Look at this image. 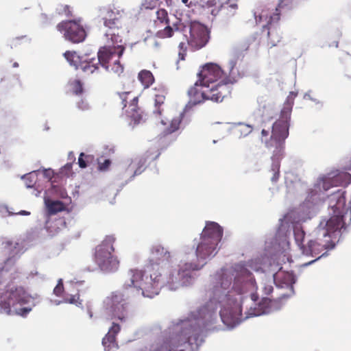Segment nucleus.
Instances as JSON below:
<instances>
[{"mask_svg": "<svg viewBox=\"0 0 351 351\" xmlns=\"http://www.w3.org/2000/svg\"><path fill=\"white\" fill-rule=\"evenodd\" d=\"M146 164V158H141L137 162L132 161L128 166L127 169V171H133L134 173L131 174V177H134L136 175L141 174L142 171L144 170V166Z\"/></svg>", "mask_w": 351, "mask_h": 351, "instance_id": "26", "label": "nucleus"}, {"mask_svg": "<svg viewBox=\"0 0 351 351\" xmlns=\"http://www.w3.org/2000/svg\"><path fill=\"white\" fill-rule=\"evenodd\" d=\"M54 192L62 199H65L68 197L67 192L65 189L61 186H53Z\"/></svg>", "mask_w": 351, "mask_h": 351, "instance_id": "41", "label": "nucleus"}, {"mask_svg": "<svg viewBox=\"0 0 351 351\" xmlns=\"http://www.w3.org/2000/svg\"><path fill=\"white\" fill-rule=\"evenodd\" d=\"M115 64L117 65V68L115 69L116 72H121L123 69V66L120 64L119 60H117L115 61Z\"/></svg>", "mask_w": 351, "mask_h": 351, "instance_id": "46", "label": "nucleus"}, {"mask_svg": "<svg viewBox=\"0 0 351 351\" xmlns=\"http://www.w3.org/2000/svg\"><path fill=\"white\" fill-rule=\"evenodd\" d=\"M274 290V288L271 285H266L264 287V292L265 294L269 295Z\"/></svg>", "mask_w": 351, "mask_h": 351, "instance_id": "45", "label": "nucleus"}, {"mask_svg": "<svg viewBox=\"0 0 351 351\" xmlns=\"http://www.w3.org/2000/svg\"><path fill=\"white\" fill-rule=\"evenodd\" d=\"M70 91L75 95H80L83 92L82 84L79 80H74L69 82Z\"/></svg>", "mask_w": 351, "mask_h": 351, "instance_id": "33", "label": "nucleus"}, {"mask_svg": "<svg viewBox=\"0 0 351 351\" xmlns=\"http://www.w3.org/2000/svg\"><path fill=\"white\" fill-rule=\"evenodd\" d=\"M261 313H250V315H254V316H257L258 315H260Z\"/></svg>", "mask_w": 351, "mask_h": 351, "instance_id": "55", "label": "nucleus"}, {"mask_svg": "<svg viewBox=\"0 0 351 351\" xmlns=\"http://www.w3.org/2000/svg\"><path fill=\"white\" fill-rule=\"evenodd\" d=\"M47 207L48 213L50 215H55L59 212L64 210L66 208L65 205L61 201L58 200L48 201L47 202Z\"/></svg>", "mask_w": 351, "mask_h": 351, "instance_id": "29", "label": "nucleus"}, {"mask_svg": "<svg viewBox=\"0 0 351 351\" xmlns=\"http://www.w3.org/2000/svg\"><path fill=\"white\" fill-rule=\"evenodd\" d=\"M160 155V153H158L154 157L152 158V159H156Z\"/></svg>", "mask_w": 351, "mask_h": 351, "instance_id": "56", "label": "nucleus"}, {"mask_svg": "<svg viewBox=\"0 0 351 351\" xmlns=\"http://www.w3.org/2000/svg\"><path fill=\"white\" fill-rule=\"evenodd\" d=\"M64 57L70 63L71 65L75 66L77 69L78 68V62L80 57L77 55V53L74 51H66L64 53Z\"/></svg>", "mask_w": 351, "mask_h": 351, "instance_id": "31", "label": "nucleus"}, {"mask_svg": "<svg viewBox=\"0 0 351 351\" xmlns=\"http://www.w3.org/2000/svg\"><path fill=\"white\" fill-rule=\"evenodd\" d=\"M351 182V175L347 172L329 173L322 179V186L324 191H328L332 186H346Z\"/></svg>", "mask_w": 351, "mask_h": 351, "instance_id": "17", "label": "nucleus"}, {"mask_svg": "<svg viewBox=\"0 0 351 351\" xmlns=\"http://www.w3.org/2000/svg\"><path fill=\"white\" fill-rule=\"evenodd\" d=\"M252 300H256V299L254 298V295H252Z\"/></svg>", "mask_w": 351, "mask_h": 351, "instance_id": "60", "label": "nucleus"}, {"mask_svg": "<svg viewBox=\"0 0 351 351\" xmlns=\"http://www.w3.org/2000/svg\"><path fill=\"white\" fill-rule=\"evenodd\" d=\"M222 236L223 229L217 223L207 222L196 247L197 262L186 263V269L199 270L205 265L206 258L215 256L217 254V247Z\"/></svg>", "mask_w": 351, "mask_h": 351, "instance_id": "3", "label": "nucleus"}, {"mask_svg": "<svg viewBox=\"0 0 351 351\" xmlns=\"http://www.w3.org/2000/svg\"><path fill=\"white\" fill-rule=\"evenodd\" d=\"M98 170L100 171H106L109 169L111 165V160L110 159H105L104 162L98 160Z\"/></svg>", "mask_w": 351, "mask_h": 351, "instance_id": "38", "label": "nucleus"}, {"mask_svg": "<svg viewBox=\"0 0 351 351\" xmlns=\"http://www.w3.org/2000/svg\"><path fill=\"white\" fill-rule=\"evenodd\" d=\"M13 66H14V67H17V66H19V64H18V63L15 62V63L13 64Z\"/></svg>", "mask_w": 351, "mask_h": 351, "instance_id": "58", "label": "nucleus"}, {"mask_svg": "<svg viewBox=\"0 0 351 351\" xmlns=\"http://www.w3.org/2000/svg\"><path fill=\"white\" fill-rule=\"evenodd\" d=\"M182 2L184 4H187V3L189 2V0H182Z\"/></svg>", "mask_w": 351, "mask_h": 351, "instance_id": "57", "label": "nucleus"}, {"mask_svg": "<svg viewBox=\"0 0 351 351\" xmlns=\"http://www.w3.org/2000/svg\"><path fill=\"white\" fill-rule=\"evenodd\" d=\"M171 254L163 246L154 245L151 250L149 264L146 266L147 272L160 273V270L169 262Z\"/></svg>", "mask_w": 351, "mask_h": 351, "instance_id": "12", "label": "nucleus"}, {"mask_svg": "<svg viewBox=\"0 0 351 351\" xmlns=\"http://www.w3.org/2000/svg\"><path fill=\"white\" fill-rule=\"evenodd\" d=\"M56 12L59 15H64L66 17H72L73 12L71 8L68 5H60Z\"/></svg>", "mask_w": 351, "mask_h": 351, "instance_id": "34", "label": "nucleus"}, {"mask_svg": "<svg viewBox=\"0 0 351 351\" xmlns=\"http://www.w3.org/2000/svg\"><path fill=\"white\" fill-rule=\"evenodd\" d=\"M31 308H21L17 311L16 313L22 316H25L28 313L31 311Z\"/></svg>", "mask_w": 351, "mask_h": 351, "instance_id": "44", "label": "nucleus"}, {"mask_svg": "<svg viewBox=\"0 0 351 351\" xmlns=\"http://www.w3.org/2000/svg\"><path fill=\"white\" fill-rule=\"evenodd\" d=\"M293 234L295 242L302 250V246L304 245L303 244V241L305 237V232L301 228L295 227L293 229Z\"/></svg>", "mask_w": 351, "mask_h": 351, "instance_id": "32", "label": "nucleus"}, {"mask_svg": "<svg viewBox=\"0 0 351 351\" xmlns=\"http://www.w3.org/2000/svg\"><path fill=\"white\" fill-rule=\"evenodd\" d=\"M173 34V29L171 26L167 25L162 30H160L157 33V36L160 38H166L171 37Z\"/></svg>", "mask_w": 351, "mask_h": 351, "instance_id": "35", "label": "nucleus"}, {"mask_svg": "<svg viewBox=\"0 0 351 351\" xmlns=\"http://www.w3.org/2000/svg\"><path fill=\"white\" fill-rule=\"evenodd\" d=\"M138 78L144 88H149L154 82L152 73L148 70H142L140 71L138 75Z\"/></svg>", "mask_w": 351, "mask_h": 351, "instance_id": "27", "label": "nucleus"}, {"mask_svg": "<svg viewBox=\"0 0 351 351\" xmlns=\"http://www.w3.org/2000/svg\"><path fill=\"white\" fill-rule=\"evenodd\" d=\"M156 93L154 99L155 110L154 113L156 115L161 116L164 110L162 106L165 104L167 90L163 88H158V90L156 89Z\"/></svg>", "mask_w": 351, "mask_h": 351, "instance_id": "22", "label": "nucleus"}, {"mask_svg": "<svg viewBox=\"0 0 351 351\" xmlns=\"http://www.w3.org/2000/svg\"><path fill=\"white\" fill-rule=\"evenodd\" d=\"M208 85L206 86L200 83V85L198 86L197 83H195V86L191 87L188 91L190 97L189 103L196 105L208 100Z\"/></svg>", "mask_w": 351, "mask_h": 351, "instance_id": "20", "label": "nucleus"}, {"mask_svg": "<svg viewBox=\"0 0 351 351\" xmlns=\"http://www.w3.org/2000/svg\"><path fill=\"white\" fill-rule=\"evenodd\" d=\"M93 160L94 156L93 155L81 153L78 158V165L80 168L84 169L87 167L90 163H92Z\"/></svg>", "mask_w": 351, "mask_h": 351, "instance_id": "30", "label": "nucleus"}, {"mask_svg": "<svg viewBox=\"0 0 351 351\" xmlns=\"http://www.w3.org/2000/svg\"><path fill=\"white\" fill-rule=\"evenodd\" d=\"M329 208L332 215L326 222L322 235L330 239L335 238V234L351 223V206L344 212L346 206V191L339 189L328 197Z\"/></svg>", "mask_w": 351, "mask_h": 351, "instance_id": "4", "label": "nucleus"}, {"mask_svg": "<svg viewBox=\"0 0 351 351\" xmlns=\"http://www.w3.org/2000/svg\"><path fill=\"white\" fill-rule=\"evenodd\" d=\"M72 167V163H67L65 165L64 168L70 169Z\"/></svg>", "mask_w": 351, "mask_h": 351, "instance_id": "50", "label": "nucleus"}, {"mask_svg": "<svg viewBox=\"0 0 351 351\" xmlns=\"http://www.w3.org/2000/svg\"><path fill=\"white\" fill-rule=\"evenodd\" d=\"M19 214L21 215H30V213L26 210H21L19 213Z\"/></svg>", "mask_w": 351, "mask_h": 351, "instance_id": "48", "label": "nucleus"}, {"mask_svg": "<svg viewBox=\"0 0 351 351\" xmlns=\"http://www.w3.org/2000/svg\"><path fill=\"white\" fill-rule=\"evenodd\" d=\"M35 176H36V173L34 171V172L27 173L23 176V178L25 182V184L27 188H32L34 186V184L36 183Z\"/></svg>", "mask_w": 351, "mask_h": 351, "instance_id": "36", "label": "nucleus"}, {"mask_svg": "<svg viewBox=\"0 0 351 351\" xmlns=\"http://www.w3.org/2000/svg\"><path fill=\"white\" fill-rule=\"evenodd\" d=\"M157 19L161 23L169 24L168 13L165 9H159L156 12Z\"/></svg>", "mask_w": 351, "mask_h": 351, "instance_id": "37", "label": "nucleus"}, {"mask_svg": "<svg viewBox=\"0 0 351 351\" xmlns=\"http://www.w3.org/2000/svg\"><path fill=\"white\" fill-rule=\"evenodd\" d=\"M115 240L114 236L108 235L95 247V261L104 271L114 272L119 269V261L117 256L112 255Z\"/></svg>", "mask_w": 351, "mask_h": 351, "instance_id": "9", "label": "nucleus"}, {"mask_svg": "<svg viewBox=\"0 0 351 351\" xmlns=\"http://www.w3.org/2000/svg\"><path fill=\"white\" fill-rule=\"evenodd\" d=\"M145 276L144 271L137 269H131L127 272L123 286L133 294L136 293L143 297L153 298L158 293V282L160 273L151 272Z\"/></svg>", "mask_w": 351, "mask_h": 351, "instance_id": "6", "label": "nucleus"}, {"mask_svg": "<svg viewBox=\"0 0 351 351\" xmlns=\"http://www.w3.org/2000/svg\"><path fill=\"white\" fill-rule=\"evenodd\" d=\"M160 123L163 125H167V122L164 119H161Z\"/></svg>", "mask_w": 351, "mask_h": 351, "instance_id": "52", "label": "nucleus"}, {"mask_svg": "<svg viewBox=\"0 0 351 351\" xmlns=\"http://www.w3.org/2000/svg\"><path fill=\"white\" fill-rule=\"evenodd\" d=\"M63 292H64V286H63L62 280L60 279L58 282L57 285L56 286V287L53 289V293L56 296H62Z\"/></svg>", "mask_w": 351, "mask_h": 351, "instance_id": "40", "label": "nucleus"}, {"mask_svg": "<svg viewBox=\"0 0 351 351\" xmlns=\"http://www.w3.org/2000/svg\"><path fill=\"white\" fill-rule=\"evenodd\" d=\"M72 289L75 293H65L64 295V302L66 303L75 304L77 306L82 305V300L80 299L79 290L76 284L72 285Z\"/></svg>", "mask_w": 351, "mask_h": 351, "instance_id": "24", "label": "nucleus"}, {"mask_svg": "<svg viewBox=\"0 0 351 351\" xmlns=\"http://www.w3.org/2000/svg\"><path fill=\"white\" fill-rule=\"evenodd\" d=\"M222 8L225 9L231 8L236 10L238 7L236 0H227L222 3Z\"/></svg>", "mask_w": 351, "mask_h": 351, "instance_id": "42", "label": "nucleus"}, {"mask_svg": "<svg viewBox=\"0 0 351 351\" xmlns=\"http://www.w3.org/2000/svg\"><path fill=\"white\" fill-rule=\"evenodd\" d=\"M236 308H237V310L239 311V314H241V309L240 306H239V305H237V306H236Z\"/></svg>", "mask_w": 351, "mask_h": 351, "instance_id": "54", "label": "nucleus"}, {"mask_svg": "<svg viewBox=\"0 0 351 351\" xmlns=\"http://www.w3.org/2000/svg\"><path fill=\"white\" fill-rule=\"evenodd\" d=\"M335 243L330 240H326L322 243L310 240L306 245L302 246V254L306 256H316L322 254L326 249L333 248Z\"/></svg>", "mask_w": 351, "mask_h": 351, "instance_id": "18", "label": "nucleus"}, {"mask_svg": "<svg viewBox=\"0 0 351 351\" xmlns=\"http://www.w3.org/2000/svg\"><path fill=\"white\" fill-rule=\"evenodd\" d=\"M45 173L46 174V176H49V173H47V171L45 170Z\"/></svg>", "mask_w": 351, "mask_h": 351, "instance_id": "59", "label": "nucleus"}, {"mask_svg": "<svg viewBox=\"0 0 351 351\" xmlns=\"http://www.w3.org/2000/svg\"><path fill=\"white\" fill-rule=\"evenodd\" d=\"M122 108L128 117H130L135 122H138L142 119V110L138 106V97L132 94V92H123L119 93Z\"/></svg>", "mask_w": 351, "mask_h": 351, "instance_id": "14", "label": "nucleus"}, {"mask_svg": "<svg viewBox=\"0 0 351 351\" xmlns=\"http://www.w3.org/2000/svg\"><path fill=\"white\" fill-rule=\"evenodd\" d=\"M209 39V33L204 25L197 21L190 24V36L188 38V44L195 49L204 47Z\"/></svg>", "mask_w": 351, "mask_h": 351, "instance_id": "15", "label": "nucleus"}, {"mask_svg": "<svg viewBox=\"0 0 351 351\" xmlns=\"http://www.w3.org/2000/svg\"><path fill=\"white\" fill-rule=\"evenodd\" d=\"M65 225L66 223L63 218H56L53 220L47 221L45 228L50 234H55L64 228Z\"/></svg>", "mask_w": 351, "mask_h": 351, "instance_id": "23", "label": "nucleus"}, {"mask_svg": "<svg viewBox=\"0 0 351 351\" xmlns=\"http://www.w3.org/2000/svg\"><path fill=\"white\" fill-rule=\"evenodd\" d=\"M99 62L95 58H91L88 61L86 60L80 62L78 68L82 69L84 73L88 74L93 73L95 71L99 69Z\"/></svg>", "mask_w": 351, "mask_h": 351, "instance_id": "25", "label": "nucleus"}, {"mask_svg": "<svg viewBox=\"0 0 351 351\" xmlns=\"http://www.w3.org/2000/svg\"><path fill=\"white\" fill-rule=\"evenodd\" d=\"M270 302H271V300L269 299L264 298L263 300V304H268Z\"/></svg>", "mask_w": 351, "mask_h": 351, "instance_id": "49", "label": "nucleus"}, {"mask_svg": "<svg viewBox=\"0 0 351 351\" xmlns=\"http://www.w3.org/2000/svg\"><path fill=\"white\" fill-rule=\"evenodd\" d=\"M202 332L199 326L184 323L179 331L153 346L150 351H193V345L197 346L200 341Z\"/></svg>", "mask_w": 351, "mask_h": 351, "instance_id": "5", "label": "nucleus"}, {"mask_svg": "<svg viewBox=\"0 0 351 351\" xmlns=\"http://www.w3.org/2000/svg\"><path fill=\"white\" fill-rule=\"evenodd\" d=\"M232 283V277L227 275H222L216 278L213 288L210 290V300L221 304L224 308L226 306L235 304L236 300L233 298V292L240 295L242 293L240 290H230Z\"/></svg>", "mask_w": 351, "mask_h": 351, "instance_id": "10", "label": "nucleus"}, {"mask_svg": "<svg viewBox=\"0 0 351 351\" xmlns=\"http://www.w3.org/2000/svg\"><path fill=\"white\" fill-rule=\"evenodd\" d=\"M324 254H325V252H322V254H320L319 255H317L318 257H317V258H315V261H317V259L319 258L320 257H322Z\"/></svg>", "mask_w": 351, "mask_h": 351, "instance_id": "53", "label": "nucleus"}, {"mask_svg": "<svg viewBox=\"0 0 351 351\" xmlns=\"http://www.w3.org/2000/svg\"><path fill=\"white\" fill-rule=\"evenodd\" d=\"M82 104L84 105V106L81 107V106H79V108H82V110H84V109L87 108L88 106H87L86 104H84V102L82 101Z\"/></svg>", "mask_w": 351, "mask_h": 351, "instance_id": "51", "label": "nucleus"}, {"mask_svg": "<svg viewBox=\"0 0 351 351\" xmlns=\"http://www.w3.org/2000/svg\"><path fill=\"white\" fill-rule=\"evenodd\" d=\"M295 96L296 94L291 93L281 110L280 118L272 125L263 121L258 128L261 131V141L272 153L271 157L272 182H276L279 178L280 160L284 156L285 139L289 136V121L293 105V99Z\"/></svg>", "mask_w": 351, "mask_h": 351, "instance_id": "1", "label": "nucleus"}, {"mask_svg": "<svg viewBox=\"0 0 351 351\" xmlns=\"http://www.w3.org/2000/svg\"><path fill=\"white\" fill-rule=\"evenodd\" d=\"M233 83L234 80L231 78H224L216 84L208 85L209 93L207 99L214 102H221L224 97L230 94V84Z\"/></svg>", "mask_w": 351, "mask_h": 351, "instance_id": "16", "label": "nucleus"}, {"mask_svg": "<svg viewBox=\"0 0 351 351\" xmlns=\"http://www.w3.org/2000/svg\"><path fill=\"white\" fill-rule=\"evenodd\" d=\"M120 330V326L118 324L113 323L108 333L103 338L102 344L108 348V350H110L112 346H114V344L117 345L116 336Z\"/></svg>", "mask_w": 351, "mask_h": 351, "instance_id": "21", "label": "nucleus"}, {"mask_svg": "<svg viewBox=\"0 0 351 351\" xmlns=\"http://www.w3.org/2000/svg\"><path fill=\"white\" fill-rule=\"evenodd\" d=\"M234 64H235V63H234V62H232V68H233V66H234Z\"/></svg>", "mask_w": 351, "mask_h": 351, "instance_id": "61", "label": "nucleus"}, {"mask_svg": "<svg viewBox=\"0 0 351 351\" xmlns=\"http://www.w3.org/2000/svg\"><path fill=\"white\" fill-rule=\"evenodd\" d=\"M132 295L133 293L123 285L121 289L112 291L106 297L104 302L106 309L113 317L125 320L130 314L128 300Z\"/></svg>", "mask_w": 351, "mask_h": 351, "instance_id": "8", "label": "nucleus"}, {"mask_svg": "<svg viewBox=\"0 0 351 351\" xmlns=\"http://www.w3.org/2000/svg\"><path fill=\"white\" fill-rule=\"evenodd\" d=\"M182 122V115H179L172 119L170 121L169 125L165 128L162 131V136H166L171 134L180 128Z\"/></svg>", "mask_w": 351, "mask_h": 351, "instance_id": "28", "label": "nucleus"}, {"mask_svg": "<svg viewBox=\"0 0 351 351\" xmlns=\"http://www.w3.org/2000/svg\"><path fill=\"white\" fill-rule=\"evenodd\" d=\"M252 128L248 125L241 124L238 128V131L242 134L245 132V134L250 133L252 132Z\"/></svg>", "mask_w": 351, "mask_h": 351, "instance_id": "43", "label": "nucleus"}, {"mask_svg": "<svg viewBox=\"0 0 351 351\" xmlns=\"http://www.w3.org/2000/svg\"><path fill=\"white\" fill-rule=\"evenodd\" d=\"M56 28L66 40L72 43H82L86 37V30L80 19L62 21L56 25Z\"/></svg>", "mask_w": 351, "mask_h": 351, "instance_id": "11", "label": "nucleus"}, {"mask_svg": "<svg viewBox=\"0 0 351 351\" xmlns=\"http://www.w3.org/2000/svg\"><path fill=\"white\" fill-rule=\"evenodd\" d=\"M199 80L202 84L212 85L223 81L224 78H230L227 76L221 66L215 63H206L198 73Z\"/></svg>", "mask_w": 351, "mask_h": 351, "instance_id": "13", "label": "nucleus"}, {"mask_svg": "<svg viewBox=\"0 0 351 351\" xmlns=\"http://www.w3.org/2000/svg\"><path fill=\"white\" fill-rule=\"evenodd\" d=\"M186 45L185 43L181 42L179 44V52H178V56L179 60H184L185 58V56L186 54Z\"/></svg>", "mask_w": 351, "mask_h": 351, "instance_id": "39", "label": "nucleus"}, {"mask_svg": "<svg viewBox=\"0 0 351 351\" xmlns=\"http://www.w3.org/2000/svg\"><path fill=\"white\" fill-rule=\"evenodd\" d=\"M103 20L104 26L108 28L105 34L111 40L112 46L101 47L97 53V61L107 69L109 61L112 57L117 54L119 59L125 51V47L122 45L124 16L123 12L119 10L108 9Z\"/></svg>", "mask_w": 351, "mask_h": 351, "instance_id": "2", "label": "nucleus"}, {"mask_svg": "<svg viewBox=\"0 0 351 351\" xmlns=\"http://www.w3.org/2000/svg\"><path fill=\"white\" fill-rule=\"evenodd\" d=\"M280 14L278 7L274 9L264 7L254 13L256 23H266L261 29V35L266 36L267 45L269 47L276 46L281 41L280 29L276 25L280 19Z\"/></svg>", "mask_w": 351, "mask_h": 351, "instance_id": "7", "label": "nucleus"}, {"mask_svg": "<svg viewBox=\"0 0 351 351\" xmlns=\"http://www.w3.org/2000/svg\"><path fill=\"white\" fill-rule=\"evenodd\" d=\"M69 160H72L73 161L75 160V156H74V154H73V152H69Z\"/></svg>", "mask_w": 351, "mask_h": 351, "instance_id": "47", "label": "nucleus"}, {"mask_svg": "<svg viewBox=\"0 0 351 351\" xmlns=\"http://www.w3.org/2000/svg\"><path fill=\"white\" fill-rule=\"evenodd\" d=\"M184 267V270L173 269L169 273L167 282L171 290H176L179 287L184 285L186 282L184 278L189 276L187 271L189 270L186 269V264Z\"/></svg>", "mask_w": 351, "mask_h": 351, "instance_id": "19", "label": "nucleus"}]
</instances>
